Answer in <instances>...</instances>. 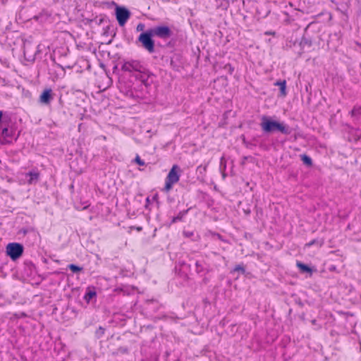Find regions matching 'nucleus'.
<instances>
[{"label":"nucleus","instance_id":"7ed1b4c3","mask_svg":"<svg viewBox=\"0 0 361 361\" xmlns=\"http://www.w3.org/2000/svg\"><path fill=\"white\" fill-rule=\"evenodd\" d=\"M180 168L177 165H173L169 171L165 180L164 190L169 192L171 190L173 185L180 179Z\"/></svg>","mask_w":361,"mask_h":361},{"label":"nucleus","instance_id":"9d476101","mask_svg":"<svg viewBox=\"0 0 361 361\" xmlns=\"http://www.w3.org/2000/svg\"><path fill=\"white\" fill-rule=\"evenodd\" d=\"M52 90L51 89L45 90L39 97V102L43 104H49L53 99Z\"/></svg>","mask_w":361,"mask_h":361},{"label":"nucleus","instance_id":"2eb2a0df","mask_svg":"<svg viewBox=\"0 0 361 361\" xmlns=\"http://www.w3.org/2000/svg\"><path fill=\"white\" fill-rule=\"evenodd\" d=\"M300 158L304 164H305L308 166H311L312 165V159L310 157H308L307 155L302 154V155H300Z\"/></svg>","mask_w":361,"mask_h":361},{"label":"nucleus","instance_id":"1a4fd4ad","mask_svg":"<svg viewBox=\"0 0 361 361\" xmlns=\"http://www.w3.org/2000/svg\"><path fill=\"white\" fill-rule=\"evenodd\" d=\"M195 271L201 276H204L209 271V266L203 261L195 262Z\"/></svg>","mask_w":361,"mask_h":361},{"label":"nucleus","instance_id":"6e6552de","mask_svg":"<svg viewBox=\"0 0 361 361\" xmlns=\"http://www.w3.org/2000/svg\"><path fill=\"white\" fill-rule=\"evenodd\" d=\"M116 16L120 26H123L130 16V11L125 7L116 8Z\"/></svg>","mask_w":361,"mask_h":361},{"label":"nucleus","instance_id":"a211bd4d","mask_svg":"<svg viewBox=\"0 0 361 361\" xmlns=\"http://www.w3.org/2000/svg\"><path fill=\"white\" fill-rule=\"evenodd\" d=\"M68 269L72 271L73 273H77L78 271H80L82 270V268L79 267V266H77L75 264H71L68 265Z\"/></svg>","mask_w":361,"mask_h":361},{"label":"nucleus","instance_id":"4be33fe9","mask_svg":"<svg viewBox=\"0 0 361 361\" xmlns=\"http://www.w3.org/2000/svg\"><path fill=\"white\" fill-rule=\"evenodd\" d=\"M145 28V25L142 23H139L137 26V31H142Z\"/></svg>","mask_w":361,"mask_h":361},{"label":"nucleus","instance_id":"39448f33","mask_svg":"<svg viewBox=\"0 0 361 361\" xmlns=\"http://www.w3.org/2000/svg\"><path fill=\"white\" fill-rule=\"evenodd\" d=\"M6 253L13 259H18L23 253V246L17 243H11L6 246Z\"/></svg>","mask_w":361,"mask_h":361},{"label":"nucleus","instance_id":"6ab92c4d","mask_svg":"<svg viewBox=\"0 0 361 361\" xmlns=\"http://www.w3.org/2000/svg\"><path fill=\"white\" fill-rule=\"evenodd\" d=\"M135 162L137 163L140 166H145V163L143 160L140 159L139 155H137L135 158Z\"/></svg>","mask_w":361,"mask_h":361},{"label":"nucleus","instance_id":"ddd939ff","mask_svg":"<svg viewBox=\"0 0 361 361\" xmlns=\"http://www.w3.org/2000/svg\"><path fill=\"white\" fill-rule=\"evenodd\" d=\"M274 85L276 86H279L280 87V92H281V94L282 96L286 95L287 92H286V80L276 81Z\"/></svg>","mask_w":361,"mask_h":361},{"label":"nucleus","instance_id":"f8f14e48","mask_svg":"<svg viewBox=\"0 0 361 361\" xmlns=\"http://www.w3.org/2000/svg\"><path fill=\"white\" fill-rule=\"evenodd\" d=\"M352 117L356 121L361 120V106H355L350 111Z\"/></svg>","mask_w":361,"mask_h":361},{"label":"nucleus","instance_id":"20e7f679","mask_svg":"<svg viewBox=\"0 0 361 361\" xmlns=\"http://www.w3.org/2000/svg\"><path fill=\"white\" fill-rule=\"evenodd\" d=\"M154 37L149 30L141 33L138 37V41L141 42L142 47L149 53L154 52V41L152 39Z\"/></svg>","mask_w":361,"mask_h":361},{"label":"nucleus","instance_id":"bb28decb","mask_svg":"<svg viewBox=\"0 0 361 361\" xmlns=\"http://www.w3.org/2000/svg\"><path fill=\"white\" fill-rule=\"evenodd\" d=\"M88 206H89V205H87H87H85V206H84V207H82V209H85L87 208V207H88Z\"/></svg>","mask_w":361,"mask_h":361},{"label":"nucleus","instance_id":"423d86ee","mask_svg":"<svg viewBox=\"0 0 361 361\" xmlns=\"http://www.w3.org/2000/svg\"><path fill=\"white\" fill-rule=\"evenodd\" d=\"M149 30L154 37L163 39H169L172 35V31L166 25L156 26L149 29Z\"/></svg>","mask_w":361,"mask_h":361},{"label":"nucleus","instance_id":"dca6fc26","mask_svg":"<svg viewBox=\"0 0 361 361\" xmlns=\"http://www.w3.org/2000/svg\"><path fill=\"white\" fill-rule=\"evenodd\" d=\"M96 296V292L95 291H93V290H89L88 292H87L84 296V299L87 301V302H90V300H92L94 297Z\"/></svg>","mask_w":361,"mask_h":361},{"label":"nucleus","instance_id":"cd10ccee","mask_svg":"<svg viewBox=\"0 0 361 361\" xmlns=\"http://www.w3.org/2000/svg\"><path fill=\"white\" fill-rule=\"evenodd\" d=\"M146 201H147V202H149V197H147V198L146 199Z\"/></svg>","mask_w":361,"mask_h":361},{"label":"nucleus","instance_id":"9b49d317","mask_svg":"<svg viewBox=\"0 0 361 361\" xmlns=\"http://www.w3.org/2000/svg\"><path fill=\"white\" fill-rule=\"evenodd\" d=\"M13 130L11 128H8L5 127L2 129L1 136L4 140V143H9L11 142V139L13 137Z\"/></svg>","mask_w":361,"mask_h":361},{"label":"nucleus","instance_id":"393cba45","mask_svg":"<svg viewBox=\"0 0 361 361\" xmlns=\"http://www.w3.org/2000/svg\"><path fill=\"white\" fill-rule=\"evenodd\" d=\"M314 243V240L309 243L308 244H307V245L310 246V245H313Z\"/></svg>","mask_w":361,"mask_h":361},{"label":"nucleus","instance_id":"f257e3e1","mask_svg":"<svg viewBox=\"0 0 361 361\" xmlns=\"http://www.w3.org/2000/svg\"><path fill=\"white\" fill-rule=\"evenodd\" d=\"M121 70L130 73L132 76L140 81L145 87L150 85L151 73L139 61H124L121 66Z\"/></svg>","mask_w":361,"mask_h":361},{"label":"nucleus","instance_id":"a878e982","mask_svg":"<svg viewBox=\"0 0 361 361\" xmlns=\"http://www.w3.org/2000/svg\"><path fill=\"white\" fill-rule=\"evenodd\" d=\"M178 219V217H176V218H173V223H176V219Z\"/></svg>","mask_w":361,"mask_h":361},{"label":"nucleus","instance_id":"5701e85b","mask_svg":"<svg viewBox=\"0 0 361 361\" xmlns=\"http://www.w3.org/2000/svg\"><path fill=\"white\" fill-rule=\"evenodd\" d=\"M234 270H235V271H242L243 273H244V272H245V269H244V268H243L242 266H240V265H238V266H236Z\"/></svg>","mask_w":361,"mask_h":361},{"label":"nucleus","instance_id":"f3484780","mask_svg":"<svg viewBox=\"0 0 361 361\" xmlns=\"http://www.w3.org/2000/svg\"><path fill=\"white\" fill-rule=\"evenodd\" d=\"M297 266L300 268V269L303 272H311V269L306 264H302V262H297Z\"/></svg>","mask_w":361,"mask_h":361},{"label":"nucleus","instance_id":"aec40b11","mask_svg":"<svg viewBox=\"0 0 361 361\" xmlns=\"http://www.w3.org/2000/svg\"><path fill=\"white\" fill-rule=\"evenodd\" d=\"M104 331L105 329L103 327L99 326V329L96 331L97 336L98 337L102 336L104 334Z\"/></svg>","mask_w":361,"mask_h":361},{"label":"nucleus","instance_id":"412c9836","mask_svg":"<svg viewBox=\"0 0 361 361\" xmlns=\"http://www.w3.org/2000/svg\"><path fill=\"white\" fill-rule=\"evenodd\" d=\"M183 234L187 238H192L195 235L194 231H184Z\"/></svg>","mask_w":361,"mask_h":361},{"label":"nucleus","instance_id":"b1692460","mask_svg":"<svg viewBox=\"0 0 361 361\" xmlns=\"http://www.w3.org/2000/svg\"><path fill=\"white\" fill-rule=\"evenodd\" d=\"M130 228H132L133 227H130ZM135 228H136V230H137L138 232L141 231V230H142V227H140V226L135 227Z\"/></svg>","mask_w":361,"mask_h":361},{"label":"nucleus","instance_id":"f03ea898","mask_svg":"<svg viewBox=\"0 0 361 361\" xmlns=\"http://www.w3.org/2000/svg\"><path fill=\"white\" fill-rule=\"evenodd\" d=\"M261 127L265 133L279 131L283 134L288 133V129L283 123L271 121L267 117H263Z\"/></svg>","mask_w":361,"mask_h":361},{"label":"nucleus","instance_id":"c85d7f7f","mask_svg":"<svg viewBox=\"0 0 361 361\" xmlns=\"http://www.w3.org/2000/svg\"><path fill=\"white\" fill-rule=\"evenodd\" d=\"M157 231V229H156V228H155V229H154V234H153V236H154V235H155V234H154V233H155V231Z\"/></svg>","mask_w":361,"mask_h":361},{"label":"nucleus","instance_id":"4468645a","mask_svg":"<svg viewBox=\"0 0 361 361\" xmlns=\"http://www.w3.org/2000/svg\"><path fill=\"white\" fill-rule=\"evenodd\" d=\"M27 176L30 177V179L28 180L29 183H32L33 181H37L39 178V173L35 171H30L28 173H27Z\"/></svg>","mask_w":361,"mask_h":361},{"label":"nucleus","instance_id":"0eeeda50","mask_svg":"<svg viewBox=\"0 0 361 361\" xmlns=\"http://www.w3.org/2000/svg\"><path fill=\"white\" fill-rule=\"evenodd\" d=\"M16 235L18 240H22L27 236V238H32L35 240L38 238L39 234L32 227H23L18 229L16 232Z\"/></svg>","mask_w":361,"mask_h":361}]
</instances>
